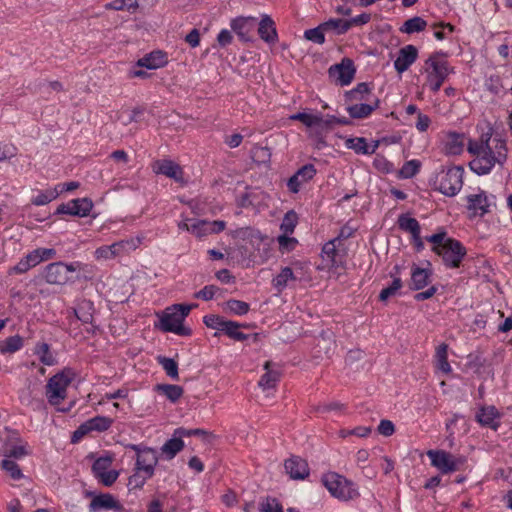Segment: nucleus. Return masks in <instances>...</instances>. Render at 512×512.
<instances>
[{"instance_id":"4d7b16f0","label":"nucleus","mask_w":512,"mask_h":512,"mask_svg":"<svg viewBox=\"0 0 512 512\" xmlns=\"http://www.w3.org/2000/svg\"><path fill=\"white\" fill-rule=\"evenodd\" d=\"M17 148L12 144L0 143V162L9 161L16 157Z\"/></svg>"},{"instance_id":"680f3d73","label":"nucleus","mask_w":512,"mask_h":512,"mask_svg":"<svg viewBox=\"0 0 512 512\" xmlns=\"http://www.w3.org/2000/svg\"><path fill=\"white\" fill-rule=\"evenodd\" d=\"M377 431H378L379 434H381V435H383L385 437H389V436L394 434L395 426L392 423V421L387 420V419H383V420L380 421V423L378 425V428H377Z\"/></svg>"},{"instance_id":"f03ea898","label":"nucleus","mask_w":512,"mask_h":512,"mask_svg":"<svg viewBox=\"0 0 512 512\" xmlns=\"http://www.w3.org/2000/svg\"><path fill=\"white\" fill-rule=\"evenodd\" d=\"M195 307H197V304H174L166 308L161 314H158L160 329L181 336L190 335L191 329L184 326L183 322Z\"/></svg>"},{"instance_id":"a19ab883","label":"nucleus","mask_w":512,"mask_h":512,"mask_svg":"<svg viewBox=\"0 0 512 512\" xmlns=\"http://www.w3.org/2000/svg\"><path fill=\"white\" fill-rule=\"evenodd\" d=\"M107 10L121 11L127 9L129 11H136L139 8L138 0H113L105 5Z\"/></svg>"},{"instance_id":"864d4df0","label":"nucleus","mask_w":512,"mask_h":512,"mask_svg":"<svg viewBox=\"0 0 512 512\" xmlns=\"http://www.w3.org/2000/svg\"><path fill=\"white\" fill-rule=\"evenodd\" d=\"M324 31L326 30L325 28H322L321 24L314 29L306 30L304 35L307 40L313 41L318 44H322L325 41Z\"/></svg>"},{"instance_id":"0e129e2a","label":"nucleus","mask_w":512,"mask_h":512,"mask_svg":"<svg viewBox=\"0 0 512 512\" xmlns=\"http://www.w3.org/2000/svg\"><path fill=\"white\" fill-rule=\"evenodd\" d=\"M216 290H217V288L213 285L205 286L202 290H200L199 292H197L195 294V297L201 298V299L207 301V300H210L213 298Z\"/></svg>"},{"instance_id":"473e14b6","label":"nucleus","mask_w":512,"mask_h":512,"mask_svg":"<svg viewBox=\"0 0 512 512\" xmlns=\"http://www.w3.org/2000/svg\"><path fill=\"white\" fill-rule=\"evenodd\" d=\"M59 186L54 188H48L44 191H41L38 195L31 199V203L35 206H44L56 199L60 192L58 190Z\"/></svg>"},{"instance_id":"69168bd1","label":"nucleus","mask_w":512,"mask_h":512,"mask_svg":"<svg viewBox=\"0 0 512 512\" xmlns=\"http://www.w3.org/2000/svg\"><path fill=\"white\" fill-rule=\"evenodd\" d=\"M185 41L193 48L200 44V33L198 29H193L189 34L186 35Z\"/></svg>"},{"instance_id":"a878e982","label":"nucleus","mask_w":512,"mask_h":512,"mask_svg":"<svg viewBox=\"0 0 512 512\" xmlns=\"http://www.w3.org/2000/svg\"><path fill=\"white\" fill-rule=\"evenodd\" d=\"M26 445L13 433L5 442L3 455L5 457L22 458L27 455Z\"/></svg>"},{"instance_id":"2f4dec72","label":"nucleus","mask_w":512,"mask_h":512,"mask_svg":"<svg viewBox=\"0 0 512 512\" xmlns=\"http://www.w3.org/2000/svg\"><path fill=\"white\" fill-rule=\"evenodd\" d=\"M436 367L443 373L449 374L451 372V366L448 362V345L442 343L437 347L436 350Z\"/></svg>"},{"instance_id":"6ab92c4d","label":"nucleus","mask_w":512,"mask_h":512,"mask_svg":"<svg viewBox=\"0 0 512 512\" xmlns=\"http://www.w3.org/2000/svg\"><path fill=\"white\" fill-rule=\"evenodd\" d=\"M225 227L226 223L222 220H194L192 222V234L201 239L210 234L219 233L223 231Z\"/></svg>"},{"instance_id":"49530a36","label":"nucleus","mask_w":512,"mask_h":512,"mask_svg":"<svg viewBox=\"0 0 512 512\" xmlns=\"http://www.w3.org/2000/svg\"><path fill=\"white\" fill-rule=\"evenodd\" d=\"M240 327H242V325L233 321H229L228 325L225 327L226 329L224 332L227 334L228 337L236 341H245L249 339L250 335L240 332Z\"/></svg>"},{"instance_id":"a18cd8bd","label":"nucleus","mask_w":512,"mask_h":512,"mask_svg":"<svg viewBox=\"0 0 512 512\" xmlns=\"http://www.w3.org/2000/svg\"><path fill=\"white\" fill-rule=\"evenodd\" d=\"M322 28L326 31L335 30L338 34H343L350 29L348 20L343 19H330L322 24Z\"/></svg>"},{"instance_id":"393cba45","label":"nucleus","mask_w":512,"mask_h":512,"mask_svg":"<svg viewBox=\"0 0 512 512\" xmlns=\"http://www.w3.org/2000/svg\"><path fill=\"white\" fill-rule=\"evenodd\" d=\"M417 58V49L413 45H407L400 49L399 55L394 62L395 69L402 73L412 65Z\"/></svg>"},{"instance_id":"37998d69","label":"nucleus","mask_w":512,"mask_h":512,"mask_svg":"<svg viewBox=\"0 0 512 512\" xmlns=\"http://www.w3.org/2000/svg\"><path fill=\"white\" fill-rule=\"evenodd\" d=\"M427 26V22L421 17L415 16L413 18L405 21L403 27L401 28L402 32L411 34L414 32L423 31Z\"/></svg>"},{"instance_id":"f3484780","label":"nucleus","mask_w":512,"mask_h":512,"mask_svg":"<svg viewBox=\"0 0 512 512\" xmlns=\"http://www.w3.org/2000/svg\"><path fill=\"white\" fill-rule=\"evenodd\" d=\"M284 469L293 480H304L310 473L307 461L295 455L284 461Z\"/></svg>"},{"instance_id":"b1692460","label":"nucleus","mask_w":512,"mask_h":512,"mask_svg":"<svg viewBox=\"0 0 512 512\" xmlns=\"http://www.w3.org/2000/svg\"><path fill=\"white\" fill-rule=\"evenodd\" d=\"M467 200L468 210L471 212V217L483 216L489 212L490 203L483 192L469 195Z\"/></svg>"},{"instance_id":"c85d7f7f","label":"nucleus","mask_w":512,"mask_h":512,"mask_svg":"<svg viewBox=\"0 0 512 512\" xmlns=\"http://www.w3.org/2000/svg\"><path fill=\"white\" fill-rule=\"evenodd\" d=\"M154 390L160 395L165 396L171 402H177L184 393V390L179 385L173 384H157Z\"/></svg>"},{"instance_id":"13d9d810","label":"nucleus","mask_w":512,"mask_h":512,"mask_svg":"<svg viewBox=\"0 0 512 512\" xmlns=\"http://www.w3.org/2000/svg\"><path fill=\"white\" fill-rule=\"evenodd\" d=\"M316 174V169L312 164H306L301 167L295 175L300 178L301 182L304 184L311 180Z\"/></svg>"},{"instance_id":"0eeeda50","label":"nucleus","mask_w":512,"mask_h":512,"mask_svg":"<svg viewBox=\"0 0 512 512\" xmlns=\"http://www.w3.org/2000/svg\"><path fill=\"white\" fill-rule=\"evenodd\" d=\"M140 243L141 239L138 237L121 240L108 246H101L95 250L94 257L98 261L112 260L136 250Z\"/></svg>"},{"instance_id":"f8f14e48","label":"nucleus","mask_w":512,"mask_h":512,"mask_svg":"<svg viewBox=\"0 0 512 512\" xmlns=\"http://www.w3.org/2000/svg\"><path fill=\"white\" fill-rule=\"evenodd\" d=\"M462 171L460 168H451L439 177V191L447 196L456 195L462 187Z\"/></svg>"},{"instance_id":"9d476101","label":"nucleus","mask_w":512,"mask_h":512,"mask_svg":"<svg viewBox=\"0 0 512 512\" xmlns=\"http://www.w3.org/2000/svg\"><path fill=\"white\" fill-rule=\"evenodd\" d=\"M80 263L64 264L55 262L47 265L45 269V279L50 284L64 285L70 281L69 273L75 272L80 268Z\"/></svg>"},{"instance_id":"ddd939ff","label":"nucleus","mask_w":512,"mask_h":512,"mask_svg":"<svg viewBox=\"0 0 512 512\" xmlns=\"http://www.w3.org/2000/svg\"><path fill=\"white\" fill-rule=\"evenodd\" d=\"M112 461V456L107 455L96 459L92 466L94 476L105 486H111L119 476L118 471L108 470Z\"/></svg>"},{"instance_id":"6e6552de","label":"nucleus","mask_w":512,"mask_h":512,"mask_svg":"<svg viewBox=\"0 0 512 512\" xmlns=\"http://www.w3.org/2000/svg\"><path fill=\"white\" fill-rule=\"evenodd\" d=\"M427 456L432 466L444 474L457 471L466 462L464 456H454L445 450H429Z\"/></svg>"},{"instance_id":"a211bd4d","label":"nucleus","mask_w":512,"mask_h":512,"mask_svg":"<svg viewBox=\"0 0 512 512\" xmlns=\"http://www.w3.org/2000/svg\"><path fill=\"white\" fill-rule=\"evenodd\" d=\"M355 74L353 62L345 58L340 64L333 65L329 68V75L340 85L349 84Z\"/></svg>"},{"instance_id":"4c0bfd02","label":"nucleus","mask_w":512,"mask_h":512,"mask_svg":"<svg viewBox=\"0 0 512 512\" xmlns=\"http://www.w3.org/2000/svg\"><path fill=\"white\" fill-rule=\"evenodd\" d=\"M463 148V136L456 133L447 135L445 149L449 154H459Z\"/></svg>"},{"instance_id":"4468645a","label":"nucleus","mask_w":512,"mask_h":512,"mask_svg":"<svg viewBox=\"0 0 512 512\" xmlns=\"http://www.w3.org/2000/svg\"><path fill=\"white\" fill-rule=\"evenodd\" d=\"M132 448L137 452L136 469L143 471L147 477H152L154 467L158 463L156 451L151 448L140 449L136 445H133Z\"/></svg>"},{"instance_id":"f704fd0d","label":"nucleus","mask_w":512,"mask_h":512,"mask_svg":"<svg viewBox=\"0 0 512 512\" xmlns=\"http://www.w3.org/2000/svg\"><path fill=\"white\" fill-rule=\"evenodd\" d=\"M294 273L290 267H284L280 273L273 279V285L278 292L283 291L290 280H295Z\"/></svg>"},{"instance_id":"e433bc0d","label":"nucleus","mask_w":512,"mask_h":512,"mask_svg":"<svg viewBox=\"0 0 512 512\" xmlns=\"http://www.w3.org/2000/svg\"><path fill=\"white\" fill-rule=\"evenodd\" d=\"M184 447V442L181 437H174L168 440L161 448L163 454L167 455L169 459L175 457V455L180 452Z\"/></svg>"},{"instance_id":"4be33fe9","label":"nucleus","mask_w":512,"mask_h":512,"mask_svg":"<svg viewBox=\"0 0 512 512\" xmlns=\"http://www.w3.org/2000/svg\"><path fill=\"white\" fill-rule=\"evenodd\" d=\"M476 421L482 425L497 430L499 427L500 413L494 406H482L476 413Z\"/></svg>"},{"instance_id":"c9c22d12","label":"nucleus","mask_w":512,"mask_h":512,"mask_svg":"<svg viewBox=\"0 0 512 512\" xmlns=\"http://www.w3.org/2000/svg\"><path fill=\"white\" fill-rule=\"evenodd\" d=\"M378 106V101L374 105L370 104H355L347 108L348 113L352 118L362 119L369 116L372 111Z\"/></svg>"},{"instance_id":"774afa93","label":"nucleus","mask_w":512,"mask_h":512,"mask_svg":"<svg viewBox=\"0 0 512 512\" xmlns=\"http://www.w3.org/2000/svg\"><path fill=\"white\" fill-rule=\"evenodd\" d=\"M29 269H31V266L29 265V263L27 262V260L25 259V257L23 259H21L17 265H15L14 267H12L9 271L10 274H13V273H25L27 272Z\"/></svg>"},{"instance_id":"bb28decb","label":"nucleus","mask_w":512,"mask_h":512,"mask_svg":"<svg viewBox=\"0 0 512 512\" xmlns=\"http://www.w3.org/2000/svg\"><path fill=\"white\" fill-rule=\"evenodd\" d=\"M258 34L267 43H275L277 41L276 28L270 16L263 15L259 23Z\"/></svg>"},{"instance_id":"c03bdc74","label":"nucleus","mask_w":512,"mask_h":512,"mask_svg":"<svg viewBox=\"0 0 512 512\" xmlns=\"http://www.w3.org/2000/svg\"><path fill=\"white\" fill-rule=\"evenodd\" d=\"M158 362L170 378L173 380L179 379L178 364L174 359L160 356L158 357Z\"/></svg>"},{"instance_id":"f257e3e1","label":"nucleus","mask_w":512,"mask_h":512,"mask_svg":"<svg viewBox=\"0 0 512 512\" xmlns=\"http://www.w3.org/2000/svg\"><path fill=\"white\" fill-rule=\"evenodd\" d=\"M489 140L490 137L486 135L480 141L470 140L468 143V151L475 156L470 162V168L479 175L488 173L495 163L503 164L507 158L505 143L497 140L492 151Z\"/></svg>"},{"instance_id":"c756f323","label":"nucleus","mask_w":512,"mask_h":512,"mask_svg":"<svg viewBox=\"0 0 512 512\" xmlns=\"http://www.w3.org/2000/svg\"><path fill=\"white\" fill-rule=\"evenodd\" d=\"M429 278L430 273L428 270L419 267H413L411 273L410 288L412 290H420L424 288L428 285Z\"/></svg>"},{"instance_id":"cd10ccee","label":"nucleus","mask_w":512,"mask_h":512,"mask_svg":"<svg viewBox=\"0 0 512 512\" xmlns=\"http://www.w3.org/2000/svg\"><path fill=\"white\" fill-rule=\"evenodd\" d=\"M271 366V361H266L264 364L265 373L262 375L258 383L259 387L263 390L274 388L276 383L279 381L280 373L271 369Z\"/></svg>"},{"instance_id":"5701e85b","label":"nucleus","mask_w":512,"mask_h":512,"mask_svg":"<svg viewBox=\"0 0 512 512\" xmlns=\"http://www.w3.org/2000/svg\"><path fill=\"white\" fill-rule=\"evenodd\" d=\"M167 63V54L161 50H155L138 59L136 65L147 69H159L165 67Z\"/></svg>"},{"instance_id":"8fccbe9b","label":"nucleus","mask_w":512,"mask_h":512,"mask_svg":"<svg viewBox=\"0 0 512 512\" xmlns=\"http://www.w3.org/2000/svg\"><path fill=\"white\" fill-rule=\"evenodd\" d=\"M227 311L236 315H244L249 311V304L240 300H229L225 303Z\"/></svg>"},{"instance_id":"052dcab7","label":"nucleus","mask_w":512,"mask_h":512,"mask_svg":"<svg viewBox=\"0 0 512 512\" xmlns=\"http://www.w3.org/2000/svg\"><path fill=\"white\" fill-rule=\"evenodd\" d=\"M261 512H284L282 506L274 498H267L260 507Z\"/></svg>"},{"instance_id":"dca6fc26","label":"nucleus","mask_w":512,"mask_h":512,"mask_svg":"<svg viewBox=\"0 0 512 512\" xmlns=\"http://www.w3.org/2000/svg\"><path fill=\"white\" fill-rule=\"evenodd\" d=\"M152 170L156 174L165 175L179 183H184L182 167L169 159L157 160L152 165Z\"/></svg>"},{"instance_id":"72a5a7b5","label":"nucleus","mask_w":512,"mask_h":512,"mask_svg":"<svg viewBox=\"0 0 512 512\" xmlns=\"http://www.w3.org/2000/svg\"><path fill=\"white\" fill-rule=\"evenodd\" d=\"M76 317L83 323L88 324L93 321L94 307L90 301H83L77 309L74 310Z\"/></svg>"},{"instance_id":"ea45409f","label":"nucleus","mask_w":512,"mask_h":512,"mask_svg":"<svg viewBox=\"0 0 512 512\" xmlns=\"http://www.w3.org/2000/svg\"><path fill=\"white\" fill-rule=\"evenodd\" d=\"M398 224L401 229L410 232L414 238H419L420 226L415 218L402 215L398 219Z\"/></svg>"},{"instance_id":"338daca9","label":"nucleus","mask_w":512,"mask_h":512,"mask_svg":"<svg viewBox=\"0 0 512 512\" xmlns=\"http://www.w3.org/2000/svg\"><path fill=\"white\" fill-rule=\"evenodd\" d=\"M233 36L232 33L226 29L220 31V33L217 36V41L220 46H227L232 42Z\"/></svg>"},{"instance_id":"bf43d9fd","label":"nucleus","mask_w":512,"mask_h":512,"mask_svg":"<svg viewBox=\"0 0 512 512\" xmlns=\"http://www.w3.org/2000/svg\"><path fill=\"white\" fill-rule=\"evenodd\" d=\"M369 92L368 85L366 83H360L358 86L347 93V97L351 101L364 100V95Z\"/></svg>"},{"instance_id":"603ef678","label":"nucleus","mask_w":512,"mask_h":512,"mask_svg":"<svg viewBox=\"0 0 512 512\" xmlns=\"http://www.w3.org/2000/svg\"><path fill=\"white\" fill-rule=\"evenodd\" d=\"M297 224V215L294 211H289L285 214L281 223V230L285 234H291Z\"/></svg>"},{"instance_id":"7c9ffc66","label":"nucleus","mask_w":512,"mask_h":512,"mask_svg":"<svg viewBox=\"0 0 512 512\" xmlns=\"http://www.w3.org/2000/svg\"><path fill=\"white\" fill-rule=\"evenodd\" d=\"M113 423L111 418L105 416H96L84 422V427L88 428V431L103 432L108 430Z\"/></svg>"},{"instance_id":"423d86ee","label":"nucleus","mask_w":512,"mask_h":512,"mask_svg":"<svg viewBox=\"0 0 512 512\" xmlns=\"http://www.w3.org/2000/svg\"><path fill=\"white\" fill-rule=\"evenodd\" d=\"M453 71L448 63L436 55L425 61L424 72L426 74V85L434 92L438 91L445 79Z\"/></svg>"},{"instance_id":"e2e57ef3","label":"nucleus","mask_w":512,"mask_h":512,"mask_svg":"<svg viewBox=\"0 0 512 512\" xmlns=\"http://www.w3.org/2000/svg\"><path fill=\"white\" fill-rule=\"evenodd\" d=\"M147 478V475L145 477H142L139 474V472H136L135 474L129 477L128 486H130L133 489L142 488Z\"/></svg>"},{"instance_id":"39448f33","label":"nucleus","mask_w":512,"mask_h":512,"mask_svg":"<svg viewBox=\"0 0 512 512\" xmlns=\"http://www.w3.org/2000/svg\"><path fill=\"white\" fill-rule=\"evenodd\" d=\"M291 120H297L303 123L306 127L314 130L316 134L327 132L334 128L335 125H348L350 121L343 117L338 118L336 116L310 114V113H296L290 116Z\"/></svg>"},{"instance_id":"9b49d317","label":"nucleus","mask_w":512,"mask_h":512,"mask_svg":"<svg viewBox=\"0 0 512 512\" xmlns=\"http://www.w3.org/2000/svg\"><path fill=\"white\" fill-rule=\"evenodd\" d=\"M336 241L337 239H333L327 242L322 252L324 260L330 265V269L339 276L346 268V251L340 249V247L336 245Z\"/></svg>"},{"instance_id":"6e6d98bb","label":"nucleus","mask_w":512,"mask_h":512,"mask_svg":"<svg viewBox=\"0 0 512 512\" xmlns=\"http://www.w3.org/2000/svg\"><path fill=\"white\" fill-rule=\"evenodd\" d=\"M420 165L421 164L419 161L410 160L402 166L400 170V175L403 178H411L419 171Z\"/></svg>"},{"instance_id":"2eb2a0df","label":"nucleus","mask_w":512,"mask_h":512,"mask_svg":"<svg viewBox=\"0 0 512 512\" xmlns=\"http://www.w3.org/2000/svg\"><path fill=\"white\" fill-rule=\"evenodd\" d=\"M93 208V202L89 198H79L58 206L57 214L85 217Z\"/></svg>"},{"instance_id":"7ed1b4c3","label":"nucleus","mask_w":512,"mask_h":512,"mask_svg":"<svg viewBox=\"0 0 512 512\" xmlns=\"http://www.w3.org/2000/svg\"><path fill=\"white\" fill-rule=\"evenodd\" d=\"M76 373L65 368L51 377L45 386V395L50 405L57 407L67 398V388L75 378Z\"/></svg>"},{"instance_id":"de8ad7c7","label":"nucleus","mask_w":512,"mask_h":512,"mask_svg":"<svg viewBox=\"0 0 512 512\" xmlns=\"http://www.w3.org/2000/svg\"><path fill=\"white\" fill-rule=\"evenodd\" d=\"M35 352L36 354L39 356L40 358V361L45 364V365H48V366H51V365H54L55 364V358L54 356L50 353V350H49V345L46 344V343H40L36 346V349H35Z\"/></svg>"},{"instance_id":"aec40b11","label":"nucleus","mask_w":512,"mask_h":512,"mask_svg":"<svg viewBox=\"0 0 512 512\" xmlns=\"http://www.w3.org/2000/svg\"><path fill=\"white\" fill-rule=\"evenodd\" d=\"M90 512H98L100 510H115L123 512V506L111 494H100L93 497L89 504Z\"/></svg>"},{"instance_id":"5fc2aeb1","label":"nucleus","mask_w":512,"mask_h":512,"mask_svg":"<svg viewBox=\"0 0 512 512\" xmlns=\"http://www.w3.org/2000/svg\"><path fill=\"white\" fill-rule=\"evenodd\" d=\"M402 287V281L400 278H395L392 284L384 288L379 295L381 301H386L389 297L394 296L397 291Z\"/></svg>"},{"instance_id":"3c124183","label":"nucleus","mask_w":512,"mask_h":512,"mask_svg":"<svg viewBox=\"0 0 512 512\" xmlns=\"http://www.w3.org/2000/svg\"><path fill=\"white\" fill-rule=\"evenodd\" d=\"M229 321L224 320V318L217 315H208L204 317V323L207 327L225 331V327L228 325Z\"/></svg>"},{"instance_id":"20e7f679","label":"nucleus","mask_w":512,"mask_h":512,"mask_svg":"<svg viewBox=\"0 0 512 512\" xmlns=\"http://www.w3.org/2000/svg\"><path fill=\"white\" fill-rule=\"evenodd\" d=\"M322 483L330 494L339 500L349 501L359 496V492L355 485L338 473L328 472L324 474L322 477Z\"/></svg>"},{"instance_id":"58836bf2","label":"nucleus","mask_w":512,"mask_h":512,"mask_svg":"<svg viewBox=\"0 0 512 512\" xmlns=\"http://www.w3.org/2000/svg\"><path fill=\"white\" fill-rule=\"evenodd\" d=\"M23 345V339L19 335L8 337L0 342V352L3 354L14 353Z\"/></svg>"},{"instance_id":"79ce46f5","label":"nucleus","mask_w":512,"mask_h":512,"mask_svg":"<svg viewBox=\"0 0 512 512\" xmlns=\"http://www.w3.org/2000/svg\"><path fill=\"white\" fill-rule=\"evenodd\" d=\"M347 145L349 148L354 149L357 153L362 154H373L377 148V144L372 147L368 146L364 138L349 139L347 141Z\"/></svg>"},{"instance_id":"09e8293b","label":"nucleus","mask_w":512,"mask_h":512,"mask_svg":"<svg viewBox=\"0 0 512 512\" xmlns=\"http://www.w3.org/2000/svg\"><path fill=\"white\" fill-rule=\"evenodd\" d=\"M1 467L14 480H19L23 477V474L20 470L19 465L12 460H9V459L2 460Z\"/></svg>"},{"instance_id":"412c9836","label":"nucleus","mask_w":512,"mask_h":512,"mask_svg":"<svg viewBox=\"0 0 512 512\" xmlns=\"http://www.w3.org/2000/svg\"><path fill=\"white\" fill-rule=\"evenodd\" d=\"M256 19L254 17H238L231 21V29L243 41L251 40V32L255 27Z\"/></svg>"},{"instance_id":"1a4fd4ad","label":"nucleus","mask_w":512,"mask_h":512,"mask_svg":"<svg viewBox=\"0 0 512 512\" xmlns=\"http://www.w3.org/2000/svg\"><path fill=\"white\" fill-rule=\"evenodd\" d=\"M433 250L443 258L447 266L456 268L459 267L462 258L466 254V249L462 244L454 239H447L444 246L433 247Z\"/></svg>"}]
</instances>
